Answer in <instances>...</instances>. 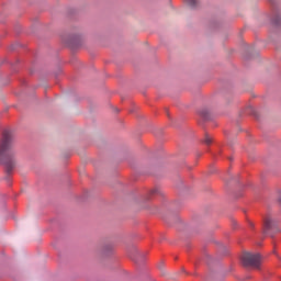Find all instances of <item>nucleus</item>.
Returning a JSON list of instances; mask_svg holds the SVG:
<instances>
[{
	"instance_id": "0eeeda50",
	"label": "nucleus",
	"mask_w": 281,
	"mask_h": 281,
	"mask_svg": "<svg viewBox=\"0 0 281 281\" xmlns=\"http://www.w3.org/2000/svg\"><path fill=\"white\" fill-rule=\"evenodd\" d=\"M279 201H280V203H281V193H280V196H279Z\"/></svg>"
},
{
	"instance_id": "6e6552de",
	"label": "nucleus",
	"mask_w": 281,
	"mask_h": 281,
	"mask_svg": "<svg viewBox=\"0 0 281 281\" xmlns=\"http://www.w3.org/2000/svg\"><path fill=\"white\" fill-rule=\"evenodd\" d=\"M108 249H111V247H109Z\"/></svg>"
},
{
	"instance_id": "39448f33",
	"label": "nucleus",
	"mask_w": 281,
	"mask_h": 281,
	"mask_svg": "<svg viewBox=\"0 0 281 281\" xmlns=\"http://www.w3.org/2000/svg\"><path fill=\"white\" fill-rule=\"evenodd\" d=\"M189 7L194 10L195 8H199V0H189Z\"/></svg>"
},
{
	"instance_id": "7ed1b4c3",
	"label": "nucleus",
	"mask_w": 281,
	"mask_h": 281,
	"mask_svg": "<svg viewBox=\"0 0 281 281\" xmlns=\"http://www.w3.org/2000/svg\"><path fill=\"white\" fill-rule=\"evenodd\" d=\"M4 166L7 172L10 175L16 168V157L14 155H7L4 158Z\"/></svg>"
},
{
	"instance_id": "f03ea898",
	"label": "nucleus",
	"mask_w": 281,
	"mask_h": 281,
	"mask_svg": "<svg viewBox=\"0 0 281 281\" xmlns=\"http://www.w3.org/2000/svg\"><path fill=\"white\" fill-rule=\"evenodd\" d=\"M263 232L265 234H269L272 238L276 236V234H280L281 229L278 225V221L273 218L271 215H267L263 220Z\"/></svg>"
},
{
	"instance_id": "f257e3e1",
	"label": "nucleus",
	"mask_w": 281,
	"mask_h": 281,
	"mask_svg": "<svg viewBox=\"0 0 281 281\" xmlns=\"http://www.w3.org/2000/svg\"><path fill=\"white\" fill-rule=\"evenodd\" d=\"M241 263L244 267H248L250 269H260V265H262V257L260 254L244 252L241 256Z\"/></svg>"
},
{
	"instance_id": "423d86ee",
	"label": "nucleus",
	"mask_w": 281,
	"mask_h": 281,
	"mask_svg": "<svg viewBox=\"0 0 281 281\" xmlns=\"http://www.w3.org/2000/svg\"><path fill=\"white\" fill-rule=\"evenodd\" d=\"M200 115H201L202 117H204V120H207L210 113L207 112V110H202V111H200Z\"/></svg>"
},
{
	"instance_id": "20e7f679",
	"label": "nucleus",
	"mask_w": 281,
	"mask_h": 281,
	"mask_svg": "<svg viewBox=\"0 0 281 281\" xmlns=\"http://www.w3.org/2000/svg\"><path fill=\"white\" fill-rule=\"evenodd\" d=\"M202 142L203 144H205V146H212V142H214V138L210 134H205Z\"/></svg>"
}]
</instances>
